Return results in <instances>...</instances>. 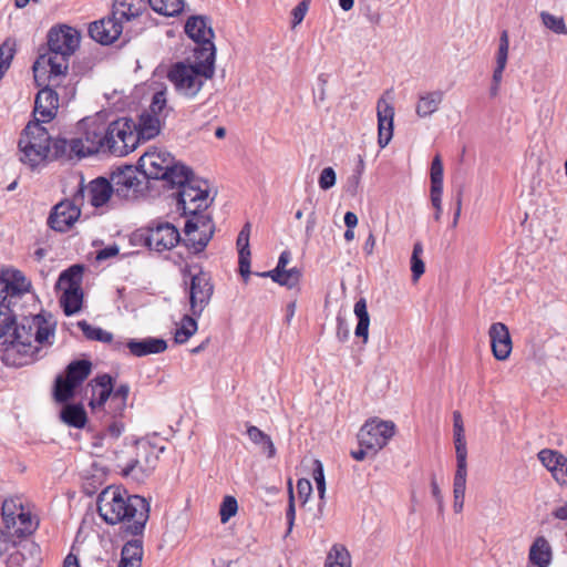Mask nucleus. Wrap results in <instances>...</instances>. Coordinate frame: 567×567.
<instances>
[{
  "mask_svg": "<svg viewBox=\"0 0 567 567\" xmlns=\"http://www.w3.org/2000/svg\"><path fill=\"white\" fill-rule=\"evenodd\" d=\"M238 509L237 501L234 496H226L220 505L219 515L221 523H227L236 515Z\"/></svg>",
  "mask_w": 567,
  "mask_h": 567,
  "instance_id": "3c124183",
  "label": "nucleus"
},
{
  "mask_svg": "<svg viewBox=\"0 0 567 567\" xmlns=\"http://www.w3.org/2000/svg\"><path fill=\"white\" fill-rule=\"evenodd\" d=\"M324 567H351V556L341 544H334L327 554Z\"/></svg>",
  "mask_w": 567,
  "mask_h": 567,
  "instance_id": "4c0bfd02",
  "label": "nucleus"
},
{
  "mask_svg": "<svg viewBox=\"0 0 567 567\" xmlns=\"http://www.w3.org/2000/svg\"><path fill=\"white\" fill-rule=\"evenodd\" d=\"M350 337V331L346 319L337 318V338L340 342H346Z\"/></svg>",
  "mask_w": 567,
  "mask_h": 567,
  "instance_id": "680f3d73",
  "label": "nucleus"
},
{
  "mask_svg": "<svg viewBox=\"0 0 567 567\" xmlns=\"http://www.w3.org/2000/svg\"><path fill=\"white\" fill-rule=\"evenodd\" d=\"M95 384L92 385V399L90 405L95 409L103 406L107 401V413L113 417L122 416L127 408V398L130 393L128 384H120L113 390V379L110 374H102L95 378Z\"/></svg>",
  "mask_w": 567,
  "mask_h": 567,
  "instance_id": "9b49d317",
  "label": "nucleus"
},
{
  "mask_svg": "<svg viewBox=\"0 0 567 567\" xmlns=\"http://www.w3.org/2000/svg\"><path fill=\"white\" fill-rule=\"evenodd\" d=\"M465 434L462 414L458 411L453 413V435Z\"/></svg>",
  "mask_w": 567,
  "mask_h": 567,
  "instance_id": "774afa93",
  "label": "nucleus"
},
{
  "mask_svg": "<svg viewBox=\"0 0 567 567\" xmlns=\"http://www.w3.org/2000/svg\"><path fill=\"white\" fill-rule=\"evenodd\" d=\"M312 476L317 485L319 498L321 501V504H323L326 495V480L323 473V465L319 460L313 461Z\"/></svg>",
  "mask_w": 567,
  "mask_h": 567,
  "instance_id": "8fccbe9b",
  "label": "nucleus"
},
{
  "mask_svg": "<svg viewBox=\"0 0 567 567\" xmlns=\"http://www.w3.org/2000/svg\"><path fill=\"white\" fill-rule=\"evenodd\" d=\"M138 167L147 178L163 179L169 185L186 181V167L175 161L166 151L153 150L144 153L138 159Z\"/></svg>",
  "mask_w": 567,
  "mask_h": 567,
  "instance_id": "1a4fd4ad",
  "label": "nucleus"
},
{
  "mask_svg": "<svg viewBox=\"0 0 567 567\" xmlns=\"http://www.w3.org/2000/svg\"><path fill=\"white\" fill-rule=\"evenodd\" d=\"M467 467H456L453 480V493L466 492Z\"/></svg>",
  "mask_w": 567,
  "mask_h": 567,
  "instance_id": "6e6d98bb",
  "label": "nucleus"
},
{
  "mask_svg": "<svg viewBox=\"0 0 567 567\" xmlns=\"http://www.w3.org/2000/svg\"><path fill=\"white\" fill-rule=\"evenodd\" d=\"M288 492H289V501H288V508L286 512V518H287V523H288L287 533H290L292 530L295 519H296L295 495H293L291 483H289Z\"/></svg>",
  "mask_w": 567,
  "mask_h": 567,
  "instance_id": "13d9d810",
  "label": "nucleus"
},
{
  "mask_svg": "<svg viewBox=\"0 0 567 567\" xmlns=\"http://www.w3.org/2000/svg\"><path fill=\"white\" fill-rule=\"evenodd\" d=\"M6 530L13 537L24 538L35 532L38 522L25 508L14 517V525L4 524Z\"/></svg>",
  "mask_w": 567,
  "mask_h": 567,
  "instance_id": "c85d7f7f",
  "label": "nucleus"
},
{
  "mask_svg": "<svg viewBox=\"0 0 567 567\" xmlns=\"http://www.w3.org/2000/svg\"><path fill=\"white\" fill-rule=\"evenodd\" d=\"M196 317H192L189 315H185L182 320L179 327L176 329L174 340L178 344H183L188 341V339L197 331V321Z\"/></svg>",
  "mask_w": 567,
  "mask_h": 567,
  "instance_id": "79ce46f5",
  "label": "nucleus"
},
{
  "mask_svg": "<svg viewBox=\"0 0 567 567\" xmlns=\"http://www.w3.org/2000/svg\"><path fill=\"white\" fill-rule=\"evenodd\" d=\"M215 74V60L212 52H204V56L194 55L193 63L177 62L168 71L167 79L175 91L186 97L194 99L207 80Z\"/></svg>",
  "mask_w": 567,
  "mask_h": 567,
  "instance_id": "20e7f679",
  "label": "nucleus"
},
{
  "mask_svg": "<svg viewBox=\"0 0 567 567\" xmlns=\"http://www.w3.org/2000/svg\"><path fill=\"white\" fill-rule=\"evenodd\" d=\"M143 547L140 540L127 542L121 553L118 567H141Z\"/></svg>",
  "mask_w": 567,
  "mask_h": 567,
  "instance_id": "473e14b6",
  "label": "nucleus"
},
{
  "mask_svg": "<svg viewBox=\"0 0 567 567\" xmlns=\"http://www.w3.org/2000/svg\"><path fill=\"white\" fill-rule=\"evenodd\" d=\"M250 224L246 223L237 237V248H238V264H239V274L241 275L245 282H248L250 277V248H249V237H250Z\"/></svg>",
  "mask_w": 567,
  "mask_h": 567,
  "instance_id": "bb28decb",
  "label": "nucleus"
},
{
  "mask_svg": "<svg viewBox=\"0 0 567 567\" xmlns=\"http://www.w3.org/2000/svg\"><path fill=\"white\" fill-rule=\"evenodd\" d=\"M443 99L444 93L440 90L421 93L415 105L416 115L421 118L433 115L440 109Z\"/></svg>",
  "mask_w": 567,
  "mask_h": 567,
  "instance_id": "7c9ffc66",
  "label": "nucleus"
},
{
  "mask_svg": "<svg viewBox=\"0 0 567 567\" xmlns=\"http://www.w3.org/2000/svg\"><path fill=\"white\" fill-rule=\"evenodd\" d=\"M336 172L332 167H326L322 169L319 176V187L323 190H328L336 185Z\"/></svg>",
  "mask_w": 567,
  "mask_h": 567,
  "instance_id": "5fc2aeb1",
  "label": "nucleus"
},
{
  "mask_svg": "<svg viewBox=\"0 0 567 567\" xmlns=\"http://www.w3.org/2000/svg\"><path fill=\"white\" fill-rule=\"evenodd\" d=\"M423 254V246L420 241L415 243L413 246V251L411 256V271L413 280L416 281L425 271V265L421 259V255Z\"/></svg>",
  "mask_w": 567,
  "mask_h": 567,
  "instance_id": "de8ad7c7",
  "label": "nucleus"
},
{
  "mask_svg": "<svg viewBox=\"0 0 567 567\" xmlns=\"http://www.w3.org/2000/svg\"><path fill=\"white\" fill-rule=\"evenodd\" d=\"M136 236L143 239L148 249L156 252L171 250L181 241L177 227L168 221H153L140 229Z\"/></svg>",
  "mask_w": 567,
  "mask_h": 567,
  "instance_id": "2eb2a0df",
  "label": "nucleus"
},
{
  "mask_svg": "<svg viewBox=\"0 0 567 567\" xmlns=\"http://www.w3.org/2000/svg\"><path fill=\"white\" fill-rule=\"evenodd\" d=\"M165 106H166L165 92L159 91L153 95L152 103L150 105V110L146 111L145 113L158 115L164 110Z\"/></svg>",
  "mask_w": 567,
  "mask_h": 567,
  "instance_id": "4d7b16f0",
  "label": "nucleus"
},
{
  "mask_svg": "<svg viewBox=\"0 0 567 567\" xmlns=\"http://www.w3.org/2000/svg\"><path fill=\"white\" fill-rule=\"evenodd\" d=\"M309 4L308 1L302 0L299 2L292 10V28L297 27L302 22L305 16L308 11Z\"/></svg>",
  "mask_w": 567,
  "mask_h": 567,
  "instance_id": "bf43d9fd",
  "label": "nucleus"
},
{
  "mask_svg": "<svg viewBox=\"0 0 567 567\" xmlns=\"http://www.w3.org/2000/svg\"><path fill=\"white\" fill-rule=\"evenodd\" d=\"M290 260H291L290 251L284 250L280 254V256H279V259H278V262H277V266H276L275 269L269 270V271H265V272H260V274H257V275L260 276V277H268V278L274 276V275L279 276V272H281L284 270H287V266L290 262Z\"/></svg>",
  "mask_w": 567,
  "mask_h": 567,
  "instance_id": "864d4df0",
  "label": "nucleus"
},
{
  "mask_svg": "<svg viewBox=\"0 0 567 567\" xmlns=\"http://www.w3.org/2000/svg\"><path fill=\"white\" fill-rule=\"evenodd\" d=\"M126 347L134 357L162 353L166 350L167 343L164 339L147 337L144 339H131Z\"/></svg>",
  "mask_w": 567,
  "mask_h": 567,
  "instance_id": "cd10ccee",
  "label": "nucleus"
},
{
  "mask_svg": "<svg viewBox=\"0 0 567 567\" xmlns=\"http://www.w3.org/2000/svg\"><path fill=\"white\" fill-rule=\"evenodd\" d=\"M151 8L162 16L174 17L184 8V0H148Z\"/></svg>",
  "mask_w": 567,
  "mask_h": 567,
  "instance_id": "58836bf2",
  "label": "nucleus"
},
{
  "mask_svg": "<svg viewBox=\"0 0 567 567\" xmlns=\"http://www.w3.org/2000/svg\"><path fill=\"white\" fill-rule=\"evenodd\" d=\"M92 364L87 360H76L66 367L65 378L79 386L91 373Z\"/></svg>",
  "mask_w": 567,
  "mask_h": 567,
  "instance_id": "e433bc0d",
  "label": "nucleus"
},
{
  "mask_svg": "<svg viewBox=\"0 0 567 567\" xmlns=\"http://www.w3.org/2000/svg\"><path fill=\"white\" fill-rule=\"evenodd\" d=\"M61 419L70 426L82 429L86 423V413L80 404H66L61 411Z\"/></svg>",
  "mask_w": 567,
  "mask_h": 567,
  "instance_id": "c9c22d12",
  "label": "nucleus"
},
{
  "mask_svg": "<svg viewBox=\"0 0 567 567\" xmlns=\"http://www.w3.org/2000/svg\"><path fill=\"white\" fill-rule=\"evenodd\" d=\"M539 462L551 473L553 478L567 486V457L555 450L544 449L537 454Z\"/></svg>",
  "mask_w": 567,
  "mask_h": 567,
  "instance_id": "393cba45",
  "label": "nucleus"
},
{
  "mask_svg": "<svg viewBox=\"0 0 567 567\" xmlns=\"http://www.w3.org/2000/svg\"><path fill=\"white\" fill-rule=\"evenodd\" d=\"M78 203L74 199L58 203L48 217V226L55 231H68L81 215Z\"/></svg>",
  "mask_w": 567,
  "mask_h": 567,
  "instance_id": "412c9836",
  "label": "nucleus"
},
{
  "mask_svg": "<svg viewBox=\"0 0 567 567\" xmlns=\"http://www.w3.org/2000/svg\"><path fill=\"white\" fill-rule=\"evenodd\" d=\"M110 182L114 189V194L121 198H127L131 194H135L141 184L137 169L133 166L116 168L111 174Z\"/></svg>",
  "mask_w": 567,
  "mask_h": 567,
  "instance_id": "5701e85b",
  "label": "nucleus"
},
{
  "mask_svg": "<svg viewBox=\"0 0 567 567\" xmlns=\"http://www.w3.org/2000/svg\"><path fill=\"white\" fill-rule=\"evenodd\" d=\"M106 151L115 156H125L133 152L138 138L136 124L130 118H118L106 125Z\"/></svg>",
  "mask_w": 567,
  "mask_h": 567,
  "instance_id": "ddd939ff",
  "label": "nucleus"
},
{
  "mask_svg": "<svg viewBox=\"0 0 567 567\" xmlns=\"http://www.w3.org/2000/svg\"><path fill=\"white\" fill-rule=\"evenodd\" d=\"M113 194L114 189L111 182L104 177H99L90 182L87 186L80 185L78 192L74 194V200L81 202L87 197L92 206L101 207L110 200Z\"/></svg>",
  "mask_w": 567,
  "mask_h": 567,
  "instance_id": "4be33fe9",
  "label": "nucleus"
},
{
  "mask_svg": "<svg viewBox=\"0 0 567 567\" xmlns=\"http://www.w3.org/2000/svg\"><path fill=\"white\" fill-rule=\"evenodd\" d=\"M214 292V285L209 274L199 270L190 275L188 284L189 310L192 316L200 317L205 308L209 305Z\"/></svg>",
  "mask_w": 567,
  "mask_h": 567,
  "instance_id": "aec40b11",
  "label": "nucleus"
},
{
  "mask_svg": "<svg viewBox=\"0 0 567 567\" xmlns=\"http://www.w3.org/2000/svg\"><path fill=\"white\" fill-rule=\"evenodd\" d=\"M41 85L34 101V120L40 124L52 121L59 109V99L71 100L75 95V86L71 79L62 80L59 85L50 82V71H41Z\"/></svg>",
  "mask_w": 567,
  "mask_h": 567,
  "instance_id": "6e6552de",
  "label": "nucleus"
},
{
  "mask_svg": "<svg viewBox=\"0 0 567 567\" xmlns=\"http://www.w3.org/2000/svg\"><path fill=\"white\" fill-rule=\"evenodd\" d=\"M297 492L301 499H303V503L308 501L312 493V485L309 480L307 478H300L297 482Z\"/></svg>",
  "mask_w": 567,
  "mask_h": 567,
  "instance_id": "052dcab7",
  "label": "nucleus"
},
{
  "mask_svg": "<svg viewBox=\"0 0 567 567\" xmlns=\"http://www.w3.org/2000/svg\"><path fill=\"white\" fill-rule=\"evenodd\" d=\"M82 274L83 267L81 265H73L61 272L58 279L56 287L63 291L61 305L66 316L78 312L82 307Z\"/></svg>",
  "mask_w": 567,
  "mask_h": 567,
  "instance_id": "4468645a",
  "label": "nucleus"
},
{
  "mask_svg": "<svg viewBox=\"0 0 567 567\" xmlns=\"http://www.w3.org/2000/svg\"><path fill=\"white\" fill-rule=\"evenodd\" d=\"M543 24L556 34H567V27L563 17L554 16L549 12H540Z\"/></svg>",
  "mask_w": 567,
  "mask_h": 567,
  "instance_id": "49530a36",
  "label": "nucleus"
},
{
  "mask_svg": "<svg viewBox=\"0 0 567 567\" xmlns=\"http://www.w3.org/2000/svg\"><path fill=\"white\" fill-rule=\"evenodd\" d=\"M247 435L249 440L258 445L262 453H265L269 458L274 457L276 455V447L274 445L272 440L268 434L262 432L260 429H258L255 425H250L247 429Z\"/></svg>",
  "mask_w": 567,
  "mask_h": 567,
  "instance_id": "f704fd0d",
  "label": "nucleus"
},
{
  "mask_svg": "<svg viewBox=\"0 0 567 567\" xmlns=\"http://www.w3.org/2000/svg\"><path fill=\"white\" fill-rule=\"evenodd\" d=\"M185 33L197 44L194 55L204 56V52H212L215 60L216 48L213 39L215 37L209 18L206 16H192L186 20Z\"/></svg>",
  "mask_w": 567,
  "mask_h": 567,
  "instance_id": "f3484780",
  "label": "nucleus"
},
{
  "mask_svg": "<svg viewBox=\"0 0 567 567\" xmlns=\"http://www.w3.org/2000/svg\"><path fill=\"white\" fill-rule=\"evenodd\" d=\"M215 225L209 215L189 217L184 227V245L194 254L202 252L213 238Z\"/></svg>",
  "mask_w": 567,
  "mask_h": 567,
  "instance_id": "dca6fc26",
  "label": "nucleus"
},
{
  "mask_svg": "<svg viewBox=\"0 0 567 567\" xmlns=\"http://www.w3.org/2000/svg\"><path fill=\"white\" fill-rule=\"evenodd\" d=\"M83 134L71 140L58 137L54 141L53 154L56 157H85L106 151V125L97 118H85L81 123Z\"/></svg>",
  "mask_w": 567,
  "mask_h": 567,
  "instance_id": "39448f33",
  "label": "nucleus"
},
{
  "mask_svg": "<svg viewBox=\"0 0 567 567\" xmlns=\"http://www.w3.org/2000/svg\"><path fill=\"white\" fill-rule=\"evenodd\" d=\"M32 284L18 269H7L0 277V302L16 308L17 301L31 291Z\"/></svg>",
  "mask_w": 567,
  "mask_h": 567,
  "instance_id": "6ab92c4d",
  "label": "nucleus"
},
{
  "mask_svg": "<svg viewBox=\"0 0 567 567\" xmlns=\"http://www.w3.org/2000/svg\"><path fill=\"white\" fill-rule=\"evenodd\" d=\"M443 163L441 156L437 154L434 156L431 164V190H443Z\"/></svg>",
  "mask_w": 567,
  "mask_h": 567,
  "instance_id": "09e8293b",
  "label": "nucleus"
},
{
  "mask_svg": "<svg viewBox=\"0 0 567 567\" xmlns=\"http://www.w3.org/2000/svg\"><path fill=\"white\" fill-rule=\"evenodd\" d=\"M78 326L89 340L100 341L103 343L113 342V334L106 330H103L102 328L93 327L85 320L80 321Z\"/></svg>",
  "mask_w": 567,
  "mask_h": 567,
  "instance_id": "c03bdc74",
  "label": "nucleus"
},
{
  "mask_svg": "<svg viewBox=\"0 0 567 567\" xmlns=\"http://www.w3.org/2000/svg\"><path fill=\"white\" fill-rule=\"evenodd\" d=\"M47 128L38 122H29L22 131L18 147L20 161L29 165L31 168L38 167L45 163L47 159H65V157H56L53 154L54 141Z\"/></svg>",
  "mask_w": 567,
  "mask_h": 567,
  "instance_id": "423d86ee",
  "label": "nucleus"
},
{
  "mask_svg": "<svg viewBox=\"0 0 567 567\" xmlns=\"http://www.w3.org/2000/svg\"><path fill=\"white\" fill-rule=\"evenodd\" d=\"M488 337L495 359L499 361L507 360L513 349L512 337L507 326L503 322L492 323L488 329Z\"/></svg>",
  "mask_w": 567,
  "mask_h": 567,
  "instance_id": "b1692460",
  "label": "nucleus"
},
{
  "mask_svg": "<svg viewBox=\"0 0 567 567\" xmlns=\"http://www.w3.org/2000/svg\"><path fill=\"white\" fill-rule=\"evenodd\" d=\"M553 558V550L549 542L544 536H538L533 542L528 560L536 567H549Z\"/></svg>",
  "mask_w": 567,
  "mask_h": 567,
  "instance_id": "c756f323",
  "label": "nucleus"
},
{
  "mask_svg": "<svg viewBox=\"0 0 567 567\" xmlns=\"http://www.w3.org/2000/svg\"><path fill=\"white\" fill-rule=\"evenodd\" d=\"M135 14L131 6L125 2H116L112 14L90 24L89 33L96 42L107 45L118 39L123 31L122 21H130Z\"/></svg>",
  "mask_w": 567,
  "mask_h": 567,
  "instance_id": "f8f14e48",
  "label": "nucleus"
},
{
  "mask_svg": "<svg viewBox=\"0 0 567 567\" xmlns=\"http://www.w3.org/2000/svg\"><path fill=\"white\" fill-rule=\"evenodd\" d=\"M302 277V272L297 267L279 272V276L274 275L269 277L274 282L287 287L288 289H298Z\"/></svg>",
  "mask_w": 567,
  "mask_h": 567,
  "instance_id": "ea45409f",
  "label": "nucleus"
},
{
  "mask_svg": "<svg viewBox=\"0 0 567 567\" xmlns=\"http://www.w3.org/2000/svg\"><path fill=\"white\" fill-rule=\"evenodd\" d=\"M117 245H111L96 252V260L102 261L115 257L118 254Z\"/></svg>",
  "mask_w": 567,
  "mask_h": 567,
  "instance_id": "338daca9",
  "label": "nucleus"
},
{
  "mask_svg": "<svg viewBox=\"0 0 567 567\" xmlns=\"http://www.w3.org/2000/svg\"><path fill=\"white\" fill-rule=\"evenodd\" d=\"M162 123L158 115L142 113L136 125V135L141 140L148 141L157 136L161 132Z\"/></svg>",
  "mask_w": 567,
  "mask_h": 567,
  "instance_id": "2f4dec72",
  "label": "nucleus"
},
{
  "mask_svg": "<svg viewBox=\"0 0 567 567\" xmlns=\"http://www.w3.org/2000/svg\"><path fill=\"white\" fill-rule=\"evenodd\" d=\"M124 431L123 422L115 420L105 430L104 435L111 439H117Z\"/></svg>",
  "mask_w": 567,
  "mask_h": 567,
  "instance_id": "69168bd1",
  "label": "nucleus"
},
{
  "mask_svg": "<svg viewBox=\"0 0 567 567\" xmlns=\"http://www.w3.org/2000/svg\"><path fill=\"white\" fill-rule=\"evenodd\" d=\"M7 530L0 529V556L6 554L11 547L16 545L14 540Z\"/></svg>",
  "mask_w": 567,
  "mask_h": 567,
  "instance_id": "e2e57ef3",
  "label": "nucleus"
},
{
  "mask_svg": "<svg viewBox=\"0 0 567 567\" xmlns=\"http://www.w3.org/2000/svg\"><path fill=\"white\" fill-rule=\"evenodd\" d=\"M353 312L358 319L354 333L358 338H362L363 343H367L369 338L370 316L364 298H360L354 303Z\"/></svg>",
  "mask_w": 567,
  "mask_h": 567,
  "instance_id": "72a5a7b5",
  "label": "nucleus"
},
{
  "mask_svg": "<svg viewBox=\"0 0 567 567\" xmlns=\"http://www.w3.org/2000/svg\"><path fill=\"white\" fill-rule=\"evenodd\" d=\"M509 51V35L507 30H503L499 37L498 49L496 52V63L507 64Z\"/></svg>",
  "mask_w": 567,
  "mask_h": 567,
  "instance_id": "603ef678",
  "label": "nucleus"
},
{
  "mask_svg": "<svg viewBox=\"0 0 567 567\" xmlns=\"http://www.w3.org/2000/svg\"><path fill=\"white\" fill-rule=\"evenodd\" d=\"M16 324V310L4 302H0V340L3 339L2 344L8 343V333Z\"/></svg>",
  "mask_w": 567,
  "mask_h": 567,
  "instance_id": "a19ab883",
  "label": "nucleus"
},
{
  "mask_svg": "<svg viewBox=\"0 0 567 567\" xmlns=\"http://www.w3.org/2000/svg\"><path fill=\"white\" fill-rule=\"evenodd\" d=\"M76 385L66 378L59 375L54 383V399L56 402L63 403L74 395Z\"/></svg>",
  "mask_w": 567,
  "mask_h": 567,
  "instance_id": "a18cd8bd",
  "label": "nucleus"
},
{
  "mask_svg": "<svg viewBox=\"0 0 567 567\" xmlns=\"http://www.w3.org/2000/svg\"><path fill=\"white\" fill-rule=\"evenodd\" d=\"M378 116V144L384 148L393 136L394 107L383 97L379 99L377 104Z\"/></svg>",
  "mask_w": 567,
  "mask_h": 567,
  "instance_id": "a878e982",
  "label": "nucleus"
},
{
  "mask_svg": "<svg viewBox=\"0 0 567 567\" xmlns=\"http://www.w3.org/2000/svg\"><path fill=\"white\" fill-rule=\"evenodd\" d=\"M116 467L124 477L142 482L156 467L158 455L155 449L145 441H136L125 451L116 452Z\"/></svg>",
  "mask_w": 567,
  "mask_h": 567,
  "instance_id": "0eeeda50",
  "label": "nucleus"
},
{
  "mask_svg": "<svg viewBox=\"0 0 567 567\" xmlns=\"http://www.w3.org/2000/svg\"><path fill=\"white\" fill-rule=\"evenodd\" d=\"M178 186L177 208L184 216L194 217L206 215L204 212L209 206L208 185L205 181L196 178L189 167H186V181L172 183Z\"/></svg>",
  "mask_w": 567,
  "mask_h": 567,
  "instance_id": "9d476101",
  "label": "nucleus"
},
{
  "mask_svg": "<svg viewBox=\"0 0 567 567\" xmlns=\"http://www.w3.org/2000/svg\"><path fill=\"white\" fill-rule=\"evenodd\" d=\"M24 506L20 497H9L6 498L2 503L1 516L3 524H10V526L14 525V517L19 514V512L23 511Z\"/></svg>",
  "mask_w": 567,
  "mask_h": 567,
  "instance_id": "37998d69",
  "label": "nucleus"
},
{
  "mask_svg": "<svg viewBox=\"0 0 567 567\" xmlns=\"http://www.w3.org/2000/svg\"><path fill=\"white\" fill-rule=\"evenodd\" d=\"M442 192L443 190H431V202L435 208L434 219L439 221L442 215Z\"/></svg>",
  "mask_w": 567,
  "mask_h": 567,
  "instance_id": "0e129e2a",
  "label": "nucleus"
},
{
  "mask_svg": "<svg viewBox=\"0 0 567 567\" xmlns=\"http://www.w3.org/2000/svg\"><path fill=\"white\" fill-rule=\"evenodd\" d=\"M395 425L391 421L371 420L364 423L358 434L360 446L374 453L383 449L394 435Z\"/></svg>",
  "mask_w": 567,
  "mask_h": 567,
  "instance_id": "a211bd4d",
  "label": "nucleus"
},
{
  "mask_svg": "<svg viewBox=\"0 0 567 567\" xmlns=\"http://www.w3.org/2000/svg\"><path fill=\"white\" fill-rule=\"evenodd\" d=\"M80 44V33L68 25L52 28L48 34L49 52L41 54L34 62L32 69L34 81L41 85V71H50V82L59 85L62 80H66L69 70V59L75 52Z\"/></svg>",
  "mask_w": 567,
  "mask_h": 567,
  "instance_id": "7ed1b4c3",
  "label": "nucleus"
},
{
  "mask_svg": "<svg viewBox=\"0 0 567 567\" xmlns=\"http://www.w3.org/2000/svg\"><path fill=\"white\" fill-rule=\"evenodd\" d=\"M54 323L43 316L24 317L13 328L11 340L4 348L3 359L8 364L22 367L47 355L53 344Z\"/></svg>",
  "mask_w": 567,
  "mask_h": 567,
  "instance_id": "f257e3e1",
  "label": "nucleus"
},
{
  "mask_svg": "<svg viewBox=\"0 0 567 567\" xmlns=\"http://www.w3.org/2000/svg\"><path fill=\"white\" fill-rule=\"evenodd\" d=\"M97 513L107 524H126V532L138 535L148 519L150 505L138 495H128L120 487L109 486L97 497Z\"/></svg>",
  "mask_w": 567,
  "mask_h": 567,
  "instance_id": "f03ea898",
  "label": "nucleus"
}]
</instances>
